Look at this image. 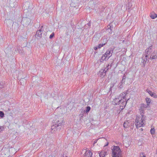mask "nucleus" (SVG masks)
<instances>
[{"label":"nucleus","instance_id":"nucleus-29","mask_svg":"<svg viewBox=\"0 0 157 157\" xmlns=\"http://www.w3.org/2000/svg\"><path fill=\"white\" fill-rule=\"evenodd\" d=\"M111 66L109 64H108L107 66V67L105 69L107 71L109 69L111 68Z\"/></svg>","mask_w":157,"mask_h":157},{"label":"nucleus","instance_id":"nucleus-22","mask_svg":"<svg viewBox=\"0 0 157 157\" xmlns=\"http://www.w3.org/2000/svg\"><path fill=\"white\" fill-rule=\"evenodd\" d=\"M146 101L147 103V105L148 106L151 102V100L149 98H146Z\"/></svg>","mask_w":157,"mask_h":157},{"label":"nucleus","instance_id":"nucleus-9","mask_svg":"<svg viewBox=\"0 0 157 157\" xmlns=\"http://www.w3.org/2000/svg\"><path fill=\"white\" fill-rule=\"evenodd\" d=\"M107 71L105 69H101L99 72V75L102 78L106 75V72Z\"/></svg>","mask_w":157,"mask_h":157},{"label":"nucleus","instance_id":"nucleus-28","mask_svg":"<svg viewBox=\"0 0 157 157\" xmlns=\"http://www.w3.org/2000/svg\"><path fill=\"white\" fill-rule=\"evenodd\" d=\"M150 132L151 134H154L155 132V129L154 128H151L150 130Z\"/></svg>","mask_w":157,"mask_h":157},{"label":"nucleus","instance_id":"nucleus-14","mask_svg":"<svg viewBox=\"0 0 157 157\" xmlns=\"http://www.w3.org/2000/svg\"><path fill=\"white\" fill-rule=\"evenodd\" d=\"M105 55L106 57H108L107 59H108L112 55V53L111 52V51L109 50L107 51L105 53Z\"/></svg>","mask_w":157,"mask_h":157},{"label":"nucleus","instance_id":"nucleus-13","mask_svg":"<svg viewBox=\"0 0 157 157\" xmlns=\"http://www.w3.org/2000/svg\"><path fill=\"white\" fill-rule=\"evenodd\" d=\"M100 157H104L106 155L107 152L104 150L98 152Z\"/></svg>","mask_w":157,"mask_h":157},{"label":"nucleus","instance_id":"nucleus-17","mask_svg":"<svg viewBox=\"0 0 157 157\" xmlns=\"http://www.w3.org/2000/svg\"><path fill=\"white\" fill-rule=\"evenodd\" d=\"M144 109L142 107L140 106V108L139 109V110L141 116H144Z\"/></svg>","mask_w":157,"mask_h":157},{"label":"nucleus","instance_id":"nucleus-39","mask_svg":"<svg viewBox=\"0 0 157 157\" xmlns=\"http://www.w3.org/2000/svg\"><path fill=\"white\" fill-rule=\"evenodd\" d=\"M97 140H95V141L94 142V143H96L97 142Z\"/></svg>","mask_w":157,"mask_h":157},{"label":"nucleus","instance_id":"nucleus-6","mask_svg":"<svg viewBox=\"0 0 157 157\" xmlns=\"http://www.w3.org/2000/svg\"><path fill=\"white\" fill-rule=\"evenodd\" d=\"M43 26H42L41 29L36 31V33L35 35L36 38L38 39L40 38L41 37V35L42 34V29Z\"/></svg>","mask_w":157,"mask_h":157},{"label":"nucleus","instance_id":"nucleus-21","mask_svg":"<svg viewBox=\"0 0 157 157\" xmlns=\"http://www.w3.org/2000/svg\"><path fill=\"white\" fill-rule=\"evenodd\" d=\"M106 58H108L107 57H106L105 55V54L103 55L101 57V59L100 61L101 62H103V61L105 60Z\"/></svg>","mask_w":157,"mask_h":157},{"label":"nucleus","instance_id":"nucleus-31","mask_svg":"<svg viewBox=\"0 0 157 157\" xmlns=\"http://www.w3.org/2000/svg\"><path fill=\"white\" fill-rule=\"evenodd\" d=\"M123 84L121 83V82H120L118 85L119 88L120 89L122 88L123 87Z\"/></svg>","mask_w":157,"mask_h":157},{"label":"nucleus","instance_id":"nucleus-20","mask_svg":"<svg viewBox=\"0 0 157 157\" xmlns=\"http://www.w3.org/2000/svg\"><path fill=\"white\" fill-rule=\"evenodd\" d=\"M20 81L21 85H24L26 82V80L24 79V78H22L20 79Z\"/></svg>","mask_w":157,"mask_h":157},{"label":"nucleus","instance_id":"nucleus-23","mask_svg":"<svg viewBox=\"0 0 157 157\" xmlns=\"http://www.w3.org/2000/svg\"><path fill=\"white\" fill-rule=\"evenodd\" d=\"M91 109V108L90 106H88L86 108L85 112L86 113H88Z\"/></svg>","mask_w":157,"mask_h":157},{"label":"nucleus","instance_id":"nucleus-4","mask_svg":"<svg viewBox=\"0 0 157 157\" xmlns=\"http://www.w3.org/2000/svg\"><path fill=\"white\" fill-rule=\"evenodd\" d=\"M134 125L133 121L129 120L125 121L123 124V126L126 129L130 128L131 129H132L134 128Z\"/></svg>","mask_w":157,"mask_h":157},{"label":"nucleus","instance_id":"nucleus-35","mask_svg":"<svg viewBox=\"0 0 157 157\" xmlns=\"http://www.w3.org/2000/svg\"><path fill=\"white\" fill-rule=\"evenodd\" d=\"M152 97H154L155 98H157V95H156L154 93V96H152Z\"/></svg>","mask_w":157,"mask_h":157},{"label":"nucleus","instance_id":"nucleus-8","mask_svg":"<svg viewBox=\"0 0 157 157\" xmlns=\"http://www.w3.org/2000/svg\"><path fill=\"white\" fill-rule=\"evenodd\" d=\"M129 99H128L126 102V99L125 100H123L122 98L121 99L119 98V103H120V105L121 104H122V105H121V106H122L123 107L125 106L126 104V103L127 102V101Z\"/></svg>","mask_w":157,"mask_h":157},{"label":"nucleus","instance_id":"nucleus-19","mask_svg":"<svg viewBox=\"0 0 157 157\" xmlns=\"http://www.w3.org/2000/svg\"><path fill=\"white\" fill-rule=\"evenodd\" d=\"M105 40V43H103L102 44H99L98 45L97 47L98 48H100L102 47L105 44L107 43V40L105 38L103 39V40Z\"/></svg>","mask_w":157,"mask_h":157},{"label":"nucleus","instance_id":"nucleus-33","mask_svg":"<svg viewBox=\"0 0 157 157\" xmlns=\"http://www.w3.org/2000/svg\"><path fill=\"white\" fill-rule=\"evenodd\" d=\"M54 33H52L51 35H50V36H49V38L50 39H52V38L54 36Z\"/></svg>","mask_w":157,"mask_h":157},{"label":"nucleus","instance_id":"nucleus-24","mask_svg":"<svg viewBox=\"0 0 157 157\" xmlns=\"http://www.w3.org/2000/svg\"><path fill=\"white\" fill-rule=\"evenodd\" d=\"M147 92L150 94V95L151 96H154V93H152L151 91L150 90L148 89H147L146 90Z\"/></svg>","mask_w":157,"mask_h":157},{"label":"nucleus","instance_id":"nucleus-18","mask_svg":"<svg viewBox=\"0 0 157 157\" xmlns=\"http://www.w3.org/2000/svg\"><path fill=\"white\" fill-rule=\"evenodd\" d=\"M150 17L151 19H154L157 17V14L154 13H152L150 15Z\"/></svg>","mask_w":157,"mask_h":157},{"label":"nucleus","instance_id":"nucleus-16","mask_svg":"<svg viewBox=\"0 0 157 157\" xmlns=\"http://www.w3.org/2000/svg\"><path fill=\"white\" fill-rule=\"evenodd\" d=\"M127 91H126L125 92H123L122 93H121L120 95V97H121V99L122 98L123 100H125V99H126V95L127 94Z\"/></svg>","mask_w":157,"mask_h":157},{"label":"nucleus","instance_id":"nucleus-5","mask_svg":"<svg viewBox=\"0 0 157 157\" xmlns=\"http://www.w3.org/2000/svg\"><path fill=\"white\" fill-rule=\"evenodd\" d=\"M31 20L28 18H25L22 19V22L23 24V25L25 26L29 25L30 23Z\"/></svg>","mask_w":157,"mask_h":157},{"label":"nucleus","instance_id":"nucleus-36","mask_svg":"<svg viewBox=\"0 0 157 157\" xmlns=\"http://www.w3.org/2000/svg\"><path fill=\"white\" fill-rule=\"evenodd\" d=\"M87 25H88L89 27H90V26L91 23L90 22H89L87 24Z\"/></svg>","mask_w":157,"mask_h":157},{"label":"nucleus","instance_id":"nucleus-2","mask_svg":"<svg viewBox=\"0 0 157 157\" xmlns=\"http://www.w3.org/2000/svg\"><path fill=\"white\" fill-rule=\"evenodd\" d=\"M64 120H62L61 121H58L57 124L52 125L51 127V132L54 133L57 130H59L62 127V126L64 124Z\"/></svg>","mask_w":157,"mask_h":157},{"label":"nucleus","instance_id":"nucleus-37","mask_svg":"<svg viewBox=\"0 0 157 157\" xmlns=\"http://www.w3.org/2000/svg\"><path fill=\"white\" fill-rule=\"evenodd\" d=\"M108 144H109V142H107V143L105 145L104 147H105V146H107L108 145Z\"/></svg>","mask_w":157,"mask_h":157},{"label":"nucleus","instance_id":"nucleus-41","mask_svg":"<svg viewBox=\"0 0 157 157\" xmlns=\"http://www.w3.org/2000/svg\"><path fill=\"white\" fill-rule=\"evenodd\" d=\"M0 129H1V127H0Z\"/></svg>","mask_w":157,"mask_h":157},{"label":"nucleus","instance_id":"nucleus-40","mask_svg":"<svg viewBox=\"0 0 157 157\" xmlns=\"http://www.w3.org/2000/svg\"><path fill=\"white\" fill-rule=\"evenodd\" d=\"M103 41H104V43H105V40H103Z\"/></svg>","mask_w":157,"mask_h":157},{"label":"nucleus","instance_id":"nucleus-7","mask_svg":"<svg viewBox=\"0 0 157 157\" xmlns=\"http://www.w3.org/2000/svg\"><path fill=\"white\" fill-rule=\"evenodd\" d=\"M152 46H150L145 51V55H147L148 56L150 55L152 52Z\"/></svg>","mask_w":157,"mask_h":157},{"label":"nucleus","instance_id":"nucleus-3","mask_svg":"<svg viewBox=\"0 0 157 157\" xmlns=\"http://www.w3.org/2000/svg\"><path fill=\"white\" fill-rule=\"evenodd\" d=\"M112 150V157H121V151L119 146H113Z\"/></svg>","mask_w":157,"mask_h":157},{"label":"nucleus","instance_id":"nucleus-26","mask_svg":"<svg viewBox=\"0 0 157 157\" xmlns=\"http://www.w3.org/2000/svg\"><path fill=\"white\" fill-rule=\"evenodd\" d=\"M5 85V83L3 82H0V88H4Z\"/></svg>","mask_w":157,"mask_h":157},{"label":"nucleus","instance_id":"nucleus-12","mask_svg":"<svg viewBox=\"0 0 157 157\" xmlns=\"http://www.w3.org/2000/svg\"><path fill=\"white\" fill-rule=\"evenodd\" d=\"M149 59L151 60L153 59H156L157 58V55L154 52H152L150 55Z\"/></svg>","mask_w":157,"mask_h":157},{"label":"nucleus","instance_id":"nucleus-27","mask_svg":"<svg viewBox=\"0 0 157 157\" xmlns=\"http://www.w3.org/2000/svg\"><path fill=\"white\" fill-rule=\"evenodd\" d=\"M125 76H124L122 78V79L121 81V83L122 84H124L125 82Z\"/></svg>","mask_w":157,"mask_h":157},{"label":"nucleus","instance_id":"nucleus-32","mask_svg":"<svg viewBox=\"0 0 157 157\" xmlns=\"http://www.w3.org/2000/svg\"><path fill=\"white\" fill-rule=\"evenodd\" d=\"M107 27H108V30L109 29H110V32H109V33H112V29H111V26L110 25H109Z\"/></svg>","mask_w":157,"mask_h":157},{"label":"nucleus","instance_id":"nucleus-1","mask_svg":"<svg viewBox=\"0 0 157 157\" xmlns=\"http://www.w3.org/2000/svg\"><path fill=\"white\" fill-rule=\"evenodd\" d=\"M146 117L144 116H137L135 120V125L137 128L145 125Z\"/></svg>","mask_w":157,"mask_h":157},{"label":"nucleus","instance_id":"nucleus-34","mask_svg":"<svg viewBox=\"0 0 157 157\" xmlns=\"http://www.w3.org/2000/svg\"><path fill=\"white\" fill-rule=\"evenodd\" d=\"M140 157H146V156L144 153H142L140 154Z\"/></svg>","mask_w":157,"mask_h":157},{"label":"nucleus","instance_id":"nucleus-15","mask_svg":"<svg viewBox=\"0 0 157 157\" xmlns=\"http://www.w3.org/2000/svg\"><path fill=\"white\" fill-rule=\"evenodd\" d=\"M119 98H118L114 99L112 101L113 104L114 105H119L120 103H119Z\"/></svg>","mask_w":157,"mask_h":157},{"label":"nucleus","instance_id":"nucleus-10","mask_svg":"<svg viewBox=\"0 0 157 157\" xmlns=\"http://www.w3.org/2000/svg\"><path fill=\"white\" fill-rule=\"evenodd\" d=\"M92 153L90 150H87L85 153V157H92Z\"/></svg>","mask_w":157,"mask_h":157},{"label":"nucleus","instance_id":"nucleus-38","mask_svg":"<svg viewBox=\"0 0 157 157\" xmlns=\"http://www.w3.org/2000/svg\"><path fill=\"white\" fill-rule=\"evenodd\" d=\"M98 48V47H94V49L95 50H96Z\"/></svg>","mask_w":157,"mask_h":157},{"label":"nucleus","instance_id":"nucleus-25","mask_svg":"<svg viewBox=\"0 0 157 157\" xmlns=\"http://www.w3.org/2000/svg\"><path fill=\"white\" fill-rule=\"evenodd\" d=\"M5 114L2 111H0V117L1 118H3L4 117Z\"/></svg>","mask_w":157,"mask_h":157},{"label":"nucleus","instance_id":"nucleus-30","mask_svg":"<svg viewBox=\"0 0 157 157\" xmlns=\"http://www.w3.org/2000/svg\"><path fill=\"white\" fill-rule=\"evenodd\" d=\"M147 105H146L145 104H141L140 106L142 107L143 108L145 109L147 107Z\"/></svg>","mask_w":157,"mask_h":157},{"label":"nucleus","instance_id":"nucleus-11","mask_svg":"<svg viewBox=\"0 0 157 157\" xmlns=\"http://www.w3.org/2000/svg\"><path fill=\"white\" fill-rule=\"evenodd\" d=\"M144 56H145L144 58V56H143L142 57L143 61L142 62L143 63V67L145 66V64L148 59L147 58L148 57V56L147 55H145Z\"/></svg>","mask_w":157,"mask_h":157}]
</instances>
